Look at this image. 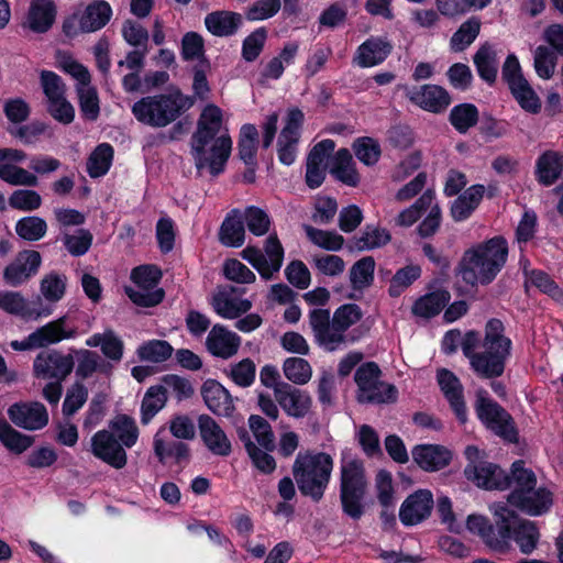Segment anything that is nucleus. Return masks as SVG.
<instances>
[{
	"instance_id": "19",
	"label": "nucleus",
	"mask_w": 563,
	"mask_h": 563,
	"mask_svg": "<svg viewBox=\"0 0 563 563\" xmlns=\"http://www.w3.org/2000/svg\"><path fill=\"white\" fill-rule=\"evenodd\" d=\"M8 416L19 428L40 430L48 423V412L41 402H16L9 407Z\"/></svg>"
},
{
	"instance_id": "15",
	"label": "nucleus",
	"mask_w": 563,
	"mask_h": 563,
	"mask_svg": "<svg viewBox=\"0 0 563 563\" xmlns=\"http://www.w3.org/2000/svg\"><path fill=\"white\" fill-rule=\"evenodd\" d=\"M26 157V153L22 150L12 147L0 148V179L11 186H37L38 177L31 170L20 166Z\"/></svg>"
},
{
	"instance_id": "32",
	"label": "nucleus",
	"mask_w": 563,
	"mask_h": 563,
	"mask_svg": "<svg viewBox=\"0 0 563 563\" xmlns=\"http://www.w3.org/2000/svg\"><path fill=\"white\" fill-rule=\"evenodd\" d=\"M330 173L336 180L350 187H356L361 181L356 164L353 161L352 154L346 148H341L335 153L330 166Z\"/></svg>"
},
{
	"instance_id": "17",
	"label": "nucleus",
	"mask_w": 563,
	"mask_h": 563,
	"mask_svg": "<svg viewBox=\"0 0 563 563\" xmlns=\"http://www.w3.org/2000/svg\"><path fill=\"white\" fill-rule=\"evenodd\" d=\"M303 122V113L299 109H290L277 142L280 163L291 165L298 152L299 131Z\"/></svg>"
},
{
	"instance_id": "4",
	"label": "nucleus",
	"mask_w": 563,
	"mask_h": 563,
	"mask_svg": "<svg viewBox=\"0 0 563 563\" xmlns=\"http://www.w3.org/2000/svg\"><path fill=\"white\" fill-rule=\"evenodd\" d=\"M511 494L507 506L511 505L530 516H540L553 504L552 492L542 485H537L534 473L525 467L523 462L517 461L511 467Z\"/></svg>"
},
{
	"instance_id": "55",
	"label": "nucleus",
	"mask_w": 563,
	"mask_h": 563,
	"mask_svg": "<svg viewBox=\"0 0 563 563\" xmlns=\"http://www.w3.org/2000/svg\"><path fill=\"white\" fill-rule=\"evenodd\" d=\"M285 377L296 385H305L312 377L310 364L301 357H288L283 364Z\"/></svg>"
},
{
	"instance_id": "25",
	"label": "nucleus",
	"mask_w": 563,
	"mask_h": 563,
	"mask_svg": "<svg viewBox=\"0 0 563 563\" xmlns=\"http://www.w3.org/2000/svg\"><path fill=\"white\" fill-rule=\"evenodd\" d=\"M275 399L287 416L296 419L306 417L312 406V398L307 391L290 385L282 386Z\"/></svg>"
},
{
	"instance_id": "48",
	"label": "nucleus",
	"mask_w": 563,
	"mask_h": 563,
	"mask_svg": "<svg viewBox=\"0 0 563 563\" xmlns=\"http://www.w3.org/2000/svg\"><path fill=\"white\" fill-rule=\"evenodd\" d=\"M509 89L519 106L529 113H538L541 110V101L527 79L515 81Z\"/></svg>"
},
{
	"instance_id": "16",
	"label": "nucleus",
	"mask_w": 563,
	"mask_h": 563,
	"mask_svg": "<svg viewBox=\"0 0 563 563\" xmlns=\"http://www.w3.org/2000/svg\"><path fill=\"white\" fill-rule=\"evenodd\" d=\"M90 451L95 457L117 470L126 465L128 457L124 446L109 430H100L91 437Z\"/></svg>"
},
{
	"instance_id": "28",
	"label": "nucleus",
	"mask_w": 563,
	"mask_h": 563,
	"mask_svg": "<svg viewBox=\"0 0 563 563\" xmlns=\"http://www.w3.org/2000/svg\"><path fill=\"white\" fill-rule=\"evenodd\" d=\"M201 395L206 406L213 413L230 417L234 411V402L230 393L217 380L208 379L201 386Z\"/></svg>"
},
{
	"instance_id": "9",
	"label": "nucleus",
	"mask_w": 563,
	"mask_h": 563,
	"mask_svg": "<svg viewBox=\"0 0 563 563\" xmlns=\"http://www.w3.org/2000/svg\"><path fill=\"white\" fill-rule=\"evenodd\" d=\"M58 66L77 81L80 111L84 118L96 120L99 114V99L90 84V75L85 66L67 54H58Z\"/></svg>"
},
{
	"instance_id": "64",
	"label": "nucleus",
	"mask_w": 563,
	"mask_h": 563,
	"mask_svg": "<svg viewBox=\"0 0 563 563\" xmlns=\"http://www.w3.org/2000/svg\"><path fill=\"white\" fill-rule=\"evenodd\" d=\"M311 263L318 273L329 277H336L345 269V262L343 258L334 254L314 255Z\"/></svg>"
},
{
	"instance_id": "38",
	"label": "nucleus",
	"mask_w": 563,
	"mask_h": 563,
	"mask_svg": "<svg viewBox=\"0 0 563 563\" xmlns=\"http://www.w3.org/2000/svg\"><path fill=\"white\" fill-rule=\"evenodd\" d=\"M477 73L487 82H494L497 76L498 57L496 48L486 43L474 55Z\"/></svg>"
},
{
	"instance_id": "39",
	"label": "nucleus",
	"mask_w": 563,
	"mask_h": 563,
	"mask_svg": "<svg viewBox=\"0 0 563 563\" xmlns=\"http://www.w3.org/2000/svg\"><path fill=\"white\" fill-rule=\"evenodd\" d=\"M67 283L65 274L49 272L40 282V292L48 303H57L66 294Z\"/></svg>"
},
{
	"instance_id": "50",
	"label": "nucleus",
	"mask_w": 563,
	"mask_h": 563,
	"mask_svg": "<svg viewBox=\"0 0 563 563\" xmlns=\"http://www.w3.org/2000/svg\"><path fill=\"white\" fill-rule=\"evenodd\" d=\"M241 440L244 442L245 450L254 467L264 474H271L275 471L276 462L268 453L269 451L256 445L246 434L241 435Z\"/></svg>"
},
{
	"instance_id": "18",
	"label": "nucleus",
	"mask_w": 563,
	"mask_h": 563,
	"mask_svg": "<svg viewBox=\"0 0 563 563\" xmlns=\"http://www.w3.org/2000/svg\"><path fill=\"white\" fill-rule=\"evenodd\" d=\"M41 263L42 257L37 251H22L4 268L3 279L9 286H20L37 273Z\"/></svg>"
},
{
	"instance_id": "47",
	"label": "nucleus",
	"mask_w": 563,
	"mask_h": 563,
	"mask_svg": "<svg viewBox=\"0 0 563 563\" xmlns=\"http://www.w3.org/2000/svg\"><path fill=\"white\" fill-rule=\"evenodd\" d=\"M375 261L372 256H365L353 264L350 269V283L353 289L368 288L374 280Z\"/></svg>"
},
{
	"instance_id": "61",
	"label": "nucleus",
	"mask_w": 563,
	"mask_h": 563,
	"mask_svg": "<svg viewBox=\"0 0 563 563\" xmlns=\"http://www.w3.org/2000/svg\"><path fill=\"white\" fill-rule=\"evenodd\" d=\"M249 427L258 445L267 451L275 448V437L271 424L261 416L252 415L249 418Z\"/></svg>"
},
{
	"instance_id": "35",
	"label": "nucleus",
	"mask_w": 563,
	"mask_h": 563,
	"mask_svg": "<svg viewBox=\"0 0 563 563\" xmlns=\"http://www.w3.org/2000/svg\"><path fill=\"white\" fill-rule=\"evenodd\" d=\"M563 172V155L548 151L543 153L536 164V176L544 186L554 184Z\"/></svg>"
},
{
	"instance_id": "42",
	"label": "nucleus",
	"mask_w": 563,
	"mask_h": 563,
	"mask_svg": "<svg viewBox=\"0 0 563 563\" xmlns=\"http://www.w3.org/2000/svg\"><path fill=\"white\" fill-rule=\"evenodd\" d=\"M214 311L224 319H235L252 308L249 299L232 298L224 294L216 296L212 300Z\"/></svg>"
},
{
	"instance_id": "11",
	"label": "nucleus",
	"mask_w": 563,
	"mask_h": 563,
	"mask_svg": "<svg viewBox=\"0 0 563 563\" xmlns=\"http://www.w3.org/2000/svg\"><path fill=\"white\" fill-rule=\"evenodd\" d=\"M161 271L156 266H140L132 271L131 278L135 286L125 289L129 298L137 306L153 307L158 305L164 292L157 287Z\"/></svg>"
},
{
	"instance_id": "3",
	"label": "nucleus",
	"mask_w": 563,
	"mask_h": 563,
	"mask_svg": "<svg viewBox=\"0 0 563 563\" xmlns=\"http://www.w3.org/2000/svg\"><path fill=\"white\" fill-rule=\"evenodd\" d=\"M508 245L495 236L467 249L460 262V274L467 284L486 285L493 282L506 264Z\"/></svg>"
},
{
	"instance_id": "37",
	"label": "nucleus",
	"mask_w": 563,
	"mask_h": 563,
	"mask_svg": "<svg viewBox=\"0 0 563 563\" xmlns=\"http://www.w3.org/2000/svg\"><path fill=\"white\" fill-rule=\"evenodd\" d=\"M241 23V15L229 11H218L208 14L205 19L206 27L217 36L233 34Z\"/></svg>"
},
{
	"instance_id": "13",
	"label": "nucleus",
	"mask_w": 563,
	"mask_h": 563,
	"mask_svg": "<svg viewBox=\"0 0 563 563\" xmlns=\"http://www.w3.org/2000/svg\"><path fill=\"white\" fill-rule=\"evenodd\" d=\"M67 318L60 317L36 329L23 340H13L10 346L14 351H30L58 343L63 340L75 339L78 334L76 328L66 325Z\"/></svg>"
},
{
	"instance_id": "59",
	"label": "nucleus",
	"mask_w": 563,
	"mask_h": 563,
	"mask_svg": "<svg viewBox=\"0 0 563 563\" xmlns=\"http://www.w3.org/2000/svg\"><path fill=\"white\" fill-rule=\"evenodd\" d=\"M481 29L479 21L475 19L464 22L452 35L450 47L454 52H462L470 46L477 37Z\"/></svg>"
},
{
	"instance_id": "49",
	"label": "nucleus",
	"mask_w": 563,
	"mask_h": 563,
	"mask_svg": "<svg viewBox=\"0 0 563 563\" xmlns=\"http://www.w3.org/2000/svg\"><path fill=\"white\" fill-rule=\"evenodd\" d=\"M158 386L164 391L165 396L170 395L178 401L190 398L194 395V387L190 380L186 377L167 374L161 378Z\"/></svg>"
},
{
	"instance_id": "62",
	"label": "nucleus",
	"mask_w": 563,
	"mask_h": 563,
	"mask_svg": "<svg viewBox=\"0 0 563 563\" xmlns=\"http://www.w3.org/2000/svg\"><path fill=\"white\" fill-rule=\"evenodd\" d=\"M9 205L12 209L31 212L42 206V197L33 189H16L10 195Z\"/></svg>"
},
{
	"instance_id": "36",
	"label": "nucleus",
	"mask_w": 563,
	"mask_h": 563,
	"mask_svg": "<svg viewBox=\"0 0 563 563\" xmlns=\"http://www.w3.org/2000/svg\"><path fill=\"white\" fill-rule=\"evenodd\" d=\"M244 239L243 214L236 209L232 210L221 225L220 241L225 246L239 247L244 243Z\"/></svg>"
},
{
	"instance_id": "23",
	"label": "nucleus",
	"mask_w": 563,
	"mask_h": 563,
	"mask_svg": "<svg viewBox=\"0 0 563 563\" xmlns=\"http://www.w3.org/2000/svg\"><path fill=\"white\" fill-rule=\"evenodd\" d=\"M200 437L207 449L214 455L228 456L232 444L224 430L210 416L202 415L198 419Z\"/></svg>"
},
{
	"instance_id": "14",
	"label": "nucleus",
	"mask_w": 563,
	"mask_h": 563,
	"mask_svg": "<svg viewBox=\"0 0 563 563\" xmlns=\"http://www.w3.org/2000/svg\"><path fill=\"white\" fill-rule=\"evenodd\" d=\"M475 410L478 419L494 433L508 441L516 440L510 416L484 389L476 391Z\"/></svg>"
},
{
	"instance_id": "46",
	"label": "nucleus",
	"mask_w": 563,
	"mask_h": 563,
	"mask_svg": "<svg viewBox=\"0 0 563 563\" xmlns=\"http://www.w3.org/2000/svg\"><path fill=\"white\" fill-rule=\"evenodd\" d=\"M445 291H435L420 297L412 306V313L421 318H431L438 314L449 301Z\"/></svg>"
},
{
	"instance_id": "29",
	"label": "nucleus",
	"mask_w": 563,
	"mask_h": 563,
	"mask_svg": "<svg viewBox=\"0 0 563 563\" xmlns=\"http://www.w3.org/2000/svg\"><path fill=\"white\" fill-rule=\"evenodd\" d=\"M240 344V336L220 324L213 325L206 340L208 351L222 358H229L236 354Z\"/></svg>"
},
{
	"instance_id": "40",
	"label": "nucleus",
	"mask_w": 563,
	"mask_h": 563,
	"mask_svg": "<svg viewBox=\"0 0 563 563\" xmlns=\"http://www.w3.org/2000/svg\"><path fill=\"white\" fill-rule=\"evenodd\" d=\"M0 309L12 314L34 318L46 317L52 313L51 309H43L34 313L31 312L27 309L26 299L20 292L15 291H0Z\"/></svg>"
},
{
	"instance_id": "12",
	"label": "nucleus",
	"mask_w": 563,
	"mask_h": 563,
	"mask_svg": "<svg viewBox=\"0 0 563 563\" xmlns=\"http://www.w3.org/2000/svg\"><path fill=\"white\" fill-rule=\"evenodd\" d=\"M112 9L104 0H95L86 7L78 9L64 23V31L68 36L78 33L96 32L110 21Z\"/></svg>"
},
{
	"instance_id": "21",
	"label": "nucleus",
	"mask_w": 563,
	"mask_h": 563,
	"mask_svg": "<svg viewBox=\"0 0 563 563\" xmlns=\"http://www.w3.org/2000/svg\"><path fill=\"white\" fill-rule=\"evenodd\" d=\"M74 363L69 356L56 352L40 353L33 363V372L42 379H65L73 371Z\"/></svg>"
},
{
	"instance_id": "20",
	"label": "nucleus",
	"mask_w": 563,
	"mask_h": 563,
	"mask_svg": "<svg viewBox=\"0 0 563 563\" xmlns=\"http://www.w3.org/2000/svg\"><path fill=\"white\" fill-rule=\"evenodd\" d=\"M433 495L428 489H418L401 504L399 519L405 526H415L427 519L433 508Z\"/></svg>"
},
{
	"instance_id": "58",
	"label": "nucleus",
	"mask_w": 563,
	"mask_h": 563,
	"mask_svg": "<svg viewBox=\"0 0 563 563\" xmlns=\"http://www.w3.org/2000/svg\"><path fill=\"white\" fill-rule=\"evenodd\" d=\"M306 234L308 239L317 246L335 252L342 249L344 239L336 232L333 231H324L320 229H316L313 227L307 225L305 228Z\"/></svg>"
},
{
	"instance_id": "63",
	"label": "nucleus",
	"mask_w": 563,
	"mask_h": 563,
	"mask_svg": "<svg viewBox=\"0 0 563 563\" xmlns=\"http://www.w3.org/2000/svg\"><path fill=\"white\" fill-rule=\"evenodd\" d=\"M314 340L325 351L333 352L346 343L347 335L344 334V332L338 324H335V321L332 319L331 322Z\"/></svg>"
},
{
	"instance_id": "2",
	"label": "nucleus",
	"mask_w": 563,
	"mask_h": 563,
	"mask_svg": "<svg viewBox=\"0 0 563 563\" xmlns=\"http://www.w3.org/2000/svg\"><path fill=\"white\" fill-rule=\"evenodd\" d=\"M231 150L232 140L223 126L222 110L213 103L207 104L192 135L191 151L196 167L217 175L223 170Z\"/></svg>"
},
{
	"instance_id": "44",
	"label": "nucleus",
	"mask_w": 563,
	"mask_h": 563,
	"mask_svg": "<svg viewBox=\"0 0 563 563\" xmlns=\"http://www.w3.org/2000/svg\"><path fill=\"white\" fill-rule=\"evenodd\" d=\"M113 148L107 143L98 145L87 161V172L90 177L98 178L106 175L112 164Z\"/></svg>"
},
{
	"instance_id": "54",
	"label": "nucleus",
	"mask_w": 563,
	"mask_h": 563,
	"mask_svg": "<svg viewBox=\"0 0 563 563\" xmlns=\"http://www.w3.org/2000/svg\"><path fill=\"white\" fill-rule=\"evenodd\" d=\"M352 148L356 158L365 166L376 165L382 155L378 141L368 136L356 139L352 144Z\"/></svg>"
},
{
	"instance_id": "1",
	"label": "nucleus",
	"mask_w": 563,
	"mask_h": 563,
	"mask_svg": "<svg viewBox=\"0 0 563 563\" xmlns=\"http://www.w3.org/2000/svg\"><path fill=\"white\" fill-rule=\"evenodd\" d=\"M459 345L468 358L471 368L483 378L500 376L511 350V341L504 334V324L497 319L486 323L483 341L474 331L464 336L459 330L448 331L442 340L443 352L451 354Z\"/></svg>"
},
{
	"instance_id": "56",
	"label": "nucleus",
	"mask_w": 563,
	"mask_h": 563,
	"mask_svg": "<svg viewBox=\"0 0 563 563\" xmlns=\"http://www.w3.org/2000/svg\"><path fill=\"white\" fill-rule=\"evenodd\" d=\"M47 224L44 219L35 216L24 217L15 223L16 234L26 241H38L46 234Z\"/></svg>"
},
{
	"instance_id": "51",
	"label": "nucleus",
	"mask_w": 563,
	"mask_h": 563,
	"mask_svg": "<svg viewBox=\"0 0 563 563\" xmlns=\"http://www.w3.org/2000/svg\"><path fill=\"white\" fill-rule=\"evenodd\" d=\"M167 397L158 385L147 389L142 400L141 421L147 424L166 405Z\"/></svg>"
},
{
	"instance_id": "24",
	"label": "nucleus",
	"mask_w": 563,
	"mask_h": 563,
	"mask_svg": "<svg viewBox=\"0 0 563 563\" xmlns=\"http://www.w3.org/2000/svg\"><path fill=\"white\" fill-rule=\"evenodd\" d=\"M409 100L421 109L439 113L451 103V98L445 89L437 85H423L407 91Z\"/></svg>"
},
{
	"instance_id": "5",
	"label": "nucleus",
	"mask_w": 563,
	"mask_h": 563,
	"mask_svg": "<svg viewBox=\"0 0 563 563\" xmlns=\"http://www.w3.org/2000/svg\"><path fill=\"white\" fill-rule=\"evenodd\" d=\"M194 104L189 96L178 89L167 93L143 97L132 107L137 121L154 128H164L174 122Z\"/></svg>"
},
{
	"instance_id": "34",
	"label": "nucleus",
	"mask_w": 563,
	"mask_h": 563,
	"mask_svg": "<svg viewBox=\"0 0 563 563\" xmlns=\"http://www.w3.org/2000/svg\"><path fill=\"white\" fill-rule=\"evenodd\" d=\"M485 187L473 185L460 195L451 205V216L455 221L466 220L483 199Z\"/></svg>"
},
{
	"instance_id": "43",
	"label": "nucleus",
	"mask_w": 563,
	"mask_h": 563,
	"mask_svg": "<svg viewBox=\"0 0 563 563\" xmlns=\"http://www.w3.org/2000/svg\"><path fill=\"white\" fill-rule=\"evenodd\" d=\"M109 431L118 437V441L125 448H132L139 438V429L135 421L126 416L119 415L109 422Z\"/></svg>"
},
{
	"instance_id": "26",
	"label": "nucleus",
	"mask_w": 563,
	"mask_h": 563,
	"mask_svg": "<svg viewBox=\"0 0 563 563\" xmlns=\"http://www.w3.org/2000/svg\"><path fill=\"white\" fill-rule=\"evenodd\" d=\"M465 474L470 481L485 489H504L509 485L508 476L495 464L485 462L466 466Z\"/></svg>"
},
{
	"instance_id": "41",
	"label": "nucleus",
	"mask_w": 563,
	"mask_h": 563,
	"mask_svg": "<svg viewBox=\"0 0 563 563\" xmlns=\"http://www.w3.org/2000/svg\"><path fill=\"white\" fill-rule=\"evenodd\" d=\"M0 442L14 454H21L32 446L34 439L15 430L8 421L0 420Z\"/></svg>"
},
{
	"instance_id": "57",
	"label": "nucleus",
	"mask_w": 563,
	"mask_h": 563,
	"mask_svg": "<svg viewBox=\"0 0 563 563\" xmlns=\"http://www.w3.org/2000/svg\"><path fill=\"white\" fill-rule=\"evenodd\" d=\"M136 353L142 361L162 363L170 357L173 347L166 341L151 340L141 344Z\"/></svg>"
},
{
	"instance_id": "7",
	"label": "nucleus",
	"mask_w": 563,
	"mask_h": 563,
	"mask_svg": "<svg viewBox=\"0 0 563 563\" xmlns=\"http://www.w3.org/2000/svg\"><path fill=\"white\" fill-rule=\"evenodd\" d=\"M490 510L495 517L497 531L489 520L481 515H470L466 519V528L471 533L481 537L492 551L506 553L511 548V528L515 523V512L505 503L492 505Z\"/></svg>"
},
{
	"instance_id": "22",
	"label": "nucleus",
	"mask_w": 563,
	"mask_h": 563,
	"mask_svg": "<svg viewBox=\"0 0 563 563\" xmlns=\"http://www.w3.org/2000/svg\"><path fill=\"white\" fill-rule=\"evenodd\" d=\"M437 379L456 418L461 423H465L467 420V407L464 399L463 385L460 379L455 374L445 368L438 371Z\"/></svg>"
},
{
	"instance_id": "8",
	"label": "nucleus",
	"mask_w": 563,
	"mask_h": 563,
	"mask_svg": "<svg viewBox=\"0 0 563 563\" xmlns=\"http://www.w3.org/2000/svg\"><path fill=\"white\" fill-rule=\"evenodd\" d=\"M340 473L343 509L352 518H358L362 515L361 500L367 488L364 464L345 450L341 456Z\"/></svg>"
},
{
	"instance_id": "27",
	"label": "nucleus",
	"mask_w": 563,
	"mask_h": 563,
	"mask_svg": "<svg viewBox=\"0 0 563 563\" xmlns=\"http://www.w3.org/2000/svg\"><path fill=\"white\" fill-rule=\"evenodd\" d=\"M393 49L386 37H369L357 47L354 63L362 68L374 67L382 64Z\"/></svg>"
},
{
	"instance_id": "10",
	"label": "nucleus",
	"mask_w": 563,
	"mask_h": 563,
	"mask_svg": "<svg viewBox=\"0 0 563 563\" xmlns=\"http://www.w3.org/2000/svg\"><path fill=\"white\" fill-rule=\"evenodd\" d=\"M380 371L374 363L362 365L355 373L358 387L357 399L361 402H394L398 391L395 386L379 380Z\"/></svg>"
},
{
	"instance_id": "31",
	"label": "nucleus",
	"mask_w": 563,
	"mask_h": 563,
	"mask_svg": "<svg viewBox=\"0 0 563 563\" xmlns=\"http://www.w3.org/2000/svg\"><path fill=\"white\" fill-rule=\"evenodd\" d=\"M56 18V7L52 0H32L24 26L36 33L51 29Z\"/></svg>"
},
{
	"instance_id": "33",
	"label": "nucleus",
	"mask_w": 563,
	"mask_h": 563,
	"mask_svg": "<svg viewBox=\"0 0 563 563\" xmlns=\"http://www.w3.org/2000/svg\"><path fill=\"white\" fill-rule=\"evenodd\" d=\"M86 345L89 347H100L102 354L113 362H120L123 357L124 343L112 329H106L101 333H93L86 340Z\"/></svg>"
},
{
	"instance_id": "6",
	"label": "nucleus",
	"mask_w": 563,
	"mask_h": 563,
	"mask_svg": "<svg viewBox=\"0 0 563 563\" xmlns=\"http://www.w3.org/2000/svg\"><path fill=\"white\" fill-rule=\"evenodd\" d=\"M333 470L332 457L323 452L299 453L292 465V474L301 494L314 500L321 499Z\"/></svg>"
},
{
	"instance_id": "52",
	"label": "nucleus",
	"mask_w": 563,
	"mask_h": 563,
	"mask_svg": "<svg viewBox=\"0 0 563 563\" xmlns=\"http://www.w3.org/2000/svg\"><path fill=\"white\" fill-rule=\"evenodd\" d=\"M558 54L549 46L540 45L533 53V67L541 79L549 80L554 76Z\"/></svg>"
},
{
	"instance_id": "60",
	"label": "nucleus",
	"mask_w": 563,
	"mask_h": 563,
	"mask_svg": "<svg viewBox=\"0 0 563 563\" xmlns=\"http://www.w3.org/2000/svg\"><path fill=\"white\" fill-rule=\"evenodd\" d=\"M477 120L478 111L476 107L471 103L455 106L450 113L452 125L461 133L466 132L470 128L475 125Z\"/></svg>"
},
{
	"instance_id": "45",
	"label": "nucleus",
	"mask_w": 563,
	"mask_h": 563,
	"mask_svg": "<svg viewBox=\"0 0 563 563\" xmlns=\"http://www.w3.org/2000/svg\"><path fill=\"white\" fill-rule=\"evenodd\" d=\"M517 517L515 516V523L511 528L514 539L519 545L523 554H530L537 548L540 534L538 528L532 521H522L517 527Z\"/></svg>"
},
{
	"instance_id": "30",
	"label": "nucleus",
	"mask_w": 563,
	"mask_h": 563,
	"mask_svg": "<svg viewBox=\"0 0 563 563\" xmlns=\"http://www.w3.org/2000/svg\"><path fill=\"white\" fill-rule=\"evenodd\" d=\"M412 459L423 471L435 472L449 465L452 453L442 445L422 444L413 448Z\"/></svg>"
},
{
	"instance_id": "53",
	"label": "nucleus",
	"mask_w": 563,
	"mask_h": 563,
	"mask_svg": "<svg viewBox=\"0 0 563 563\" xmlns=\"http://www.w3.org/2000/svg\"><path fill=\"white\" fill-rule=\"evenodd\" d=\"M390 241L387 230L367 227L360 236L352 241V249L357 251L373 250L386 245Z\"/></svg>"
}]
</instances>
